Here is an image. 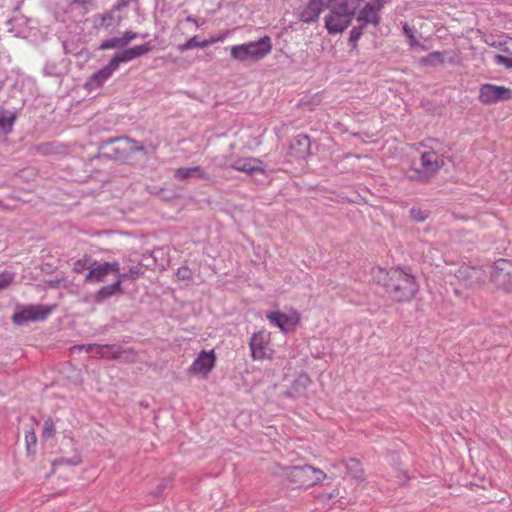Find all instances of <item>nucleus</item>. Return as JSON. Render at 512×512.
Masks as SVG:
<instances>
[{
  "label": "nucleus",
  "mask_w": 512,
  "mask_h": 512,
  "mask_svg": "<svg viewBox=\"0 0 512 512\" xmlns=\"http://www.w3.org/2000/svg\"><path fill=\"white\" fill-rule=\"evenodd\" d=\"M371 275L373 281L382 286L392 300L406 302L413 299L415 277L412 268L395 266L386 269L376 266L372 268Z\"/></svg>",
  "instance_id": "nucleus-1"
},
{
  "label": "nucleus",
  "mask_w": 512,
  "mask_h": 512,
  "mask_svg": "<svg viewBox=\"0 0 512 512\" xmlns=\"http://www.w3.org/2000/svg\"><path fill=\"white\" fill-rule=\"evenodd\" d=\"M283 475L295 488H309L322 483L327 478L324 471L311 465L285 467Z\"/></svg>",
  "instance_id": "nucleus-2"
},
{
  "label": "nucleus",
  "mask_w": 512,
  "mask_h": 512,
  "mask_svg": "<svg viewBox=\"0 0 512 512\" xmlns=\"http://www.w3.org/2000/svg\"><path fill=\"white\" fill-rule=\"evenodd\" d=\"M271 50V39L269 36H264L257 41L232 46L230 56L233 60L243 63L256 62L267 56Z\"/></svg>",
  "instance_id": "nucleus-3"
},
{
  "label": "nucleus",
  "mask_w": 512,
  "mask_h": 512,
  "mask_svg": "<svg viewBox=\"0 0 512 512\" xmlns=\"http://www.w3.org/2000/svg\"><path fill=\"white\" fill-rule=\"evenodd\" d=\"M354 12L355 6L349 4L347 0H336L335 7L325 18V26L328 32L335 34L346 29Z\"/></svg>",
  "instance_id": "nucleus-4"
},
{
  "label": "nucleus",
  "mask_w": 512,
  "mask_h": 512,
  "mask_svg": "<svg viewBox=\"0 0 512 512\" xmlns=\"http://www.w3.org/2000/svg\"><path fill=\"white\" fill-rule=\"evenodd\" d=\"M250 356L254 361H272L275 349L271 340V333L260 330L252 334L249 341Z\"/></svg>",
  "instance_id": "nucleus-5"
},
{
  "label": "nucleus",
  "mask_w": 512,
  "mask_h": 512,
  "mask_svg": "<svg viewBox=\"0 0 512 512\" xmlns=\"http://www.w3.org/2000/svg\"><path fill=\"white\" fill-rule=\"evenodd\" d=\"M490 281L498 289L506 293L512 292V260L498 259L490 272Z\"/></svg>",
  "instance_id": "nucleus-6"
},
{
  "label": "nucleus",
  "mask_w": 512,
  "mask_h": 512,
  "mask_svg": "<svg viewBox=\"0 0 512 512\" xmlns=\"http://www.w3.org/2000/svg\"><path fill=\"white\" fill-rule=\"evenodd\" d=\"M217 356L214 349L200 351L192 364L188 367V373L202 379H207L216 365Z\"/></svg>",
  "instance_id": "nucleus-7"
},
{
  "label": "nucleus",
  "mask_w": 512,
  "mask_h": 512,
  "mask_svg": "<svg viewBox=\"0 0 512 512\" xmlns=\"http://www.w3.org/2000/svg\"><path fill=\"white\" fill-rule=\"evenodd\" d=\"M266 318L270 324L279 328L284 334L295 331L301 322V315L296 310H291L289 313L281 311L268 312Z\"/></svg>",
  "instance_id": "nucleus-8"
},
{
  "label": "nucleus",
  "mask_w": 512,
  "mask_h": 512,
  "mask_svg": "<svg viewBox=\"0 0 512 512\" xmlns=\"http://www.w3.org/2000/svg\"><path fill=\"white\" fill-rule=\"evenodd\" d=\"M512 99V90L504 86L494 84H482L479 89V101L485 105Z\"/></svg>",
  "instance_id": "nucleus-9"
},
{
  "label": "nucleus",
  "mask_w": 512,
  "mask_h": 512,
  "mask_svg": "<svg viewBox=\"0 0 512 512\" xmlns=\"http://www.w3.org/2000/svg\"><path fill=\"white\" fill-rule=\"evenodd\" d=\"M444 165V160L435 151L421 154V169H418V182H428Z\"/></svg>",
  "instance_id": "nucleus-10"
},
{
  "label": "nucleus",
  "mask_w": 512,
  "mask_h": 512,
  "mask_svg": "<svg viewBox=\"0 0 512 512\" xmlns=\"http://www.w3.org/2000/svg\"><path fill=\"white\" fill-rule=\"evenodd\" d=\"M52 309V307L44 305L25 306L14 313L12 320L17 325H22L29 321L45 320L51 314Z\"/></svg>",
  "instance_id": "nucleus-11"
},
{
  "label": "nucleus",
  "mask_w": 512,
  "mask_h": 512,
  "mask_svg": "<svg viewBox=\"0 0 512 512\" xmlns=\"http://www.w3.org/2000/svg\"><path fill=\"white\" fill-rule=\"evenodd\" d=\"M120 265L118 262H103L96 263L94 262L90 266V270L88 274L85 276V280L88 282H102L108 274L110 273H119Z\"/></svg>",
  "instance_id": "nucleus-12"
},
{
  "label": "nucleus",
  "mask_w": 512,
  "mask_h": 512,
  "mask_svg": "<svg viewBox=\"0 0 512 512\" xmlns=\"http://www.w3.org/2000/svg\"><path fill=\"white\" fill-rule=\"evenodd\" d=\"M150 51H152V46L150 45V43L137 45L132 48L122 50V51L116 53L111 58L110 62L117 70L121 63L130 62V61L136 59L137 57H140L142 55L149 53Z\"/></svg>",
  "instance_id": "nucleus-13"
},
{
  "label": "nucleus",
  "mask_w": 512,
  "mask_h": 512,
  "mask_svg": "<svg viewBox=\"0 0 512 512\" xmlns=\"http://www.w3.org/2000/svg\"><path fill=\"white\" fill-rule=\"evenodd\" d=\"M323 9L324 3L322 0H309L299 13V18L301 21L307 23L316 21Z\"/></svg>",
  "instance_id": "nucleus-14"
},
{
  "label": "nucleus",
  "mask_w": 512,
  "mask_h": 512,
  "mask_svg": "<svg viewBox=\"0 0 512 512\" xmlns=\"http://www.w3.org/2000/svg\"><path fill=\"white\" fill-rule=\"evenodd\" d=\"M231 167L237 171L245 173L261 172L264 173L263 162L254 157H247L235 161Z\"/></svg>",
  "instance_id": "nucleus-15"
},
{
  "label": "nucleus",
  "mask_w": 512,
  "mask_h": 512,
  "mask_svg": "<svg viewBox=\"0 0 512 512\" xmlns=\"http://www.w3.org/2000/svg\"><path fill=\"white\" fill-rule=\"evenodd\" d=\"M124 293L121 278H117V280L111 285H105L101 287L93 296L94 301L97 303H101L104 300L115 296L122 295Z\"/></svg>",
  "instance_id": "nucleus-16"
},
{
  "label": "nucleus",
  "mask_w": 512,
  "mask_h": 512,
  "mask_svg": "<svg viewBox=\"0 0 512 512\" xmlns=\"http://www.w3.org/2000/svg\"><path fill=\"white\" fill-rule=\"evenodd\" d=\"M116 71V68L109 62L106 66L91 75L86 86L100 87L102 86Z\"/></svg>",
  "instance_id": "nucleus-17"
},
{
  "label": "nucleus",
  "mask_w": 512,
  "mask_h": 512,
  "mask_svg": "<svg viewBox=\"0 0 512 512\" xmlns=\"http://www.w3.org/2000/svg\"><path fill=\"white\" fill-rule=\"evenodd\" d=\"M87 352H95L100 358H106V359H115L120 357L121 355V349L119 346L115 345H88Z\"/></svg>",
  "instance_id": "nucleus-18"
},
{
  "label": "nucleus",
  "mask_w": 512,
  "mask_h": 512,
  "mask_svg": "<svg viewBox=\"0 0 512 512\" xmlns=\"http://www.w3.org/2000/svg\"><path fill=\"white\" fill-rule=\"evenodd\" d=\"M380 5L375 8L371 4H366L358 14V20L365 23L377 24L379 21L378 10Z\"/></svg>",
  "instance_id": "nucleus-19"
},
{
  "label": "nucleus",
  "mask_w": 512,
  "mask_h": 512,
  "mask_svg": "<svg viewBox=\"0 0 512 512\" xmlns=\"http://www.w3.org/2000/svg\"><path fill=\"white\" fill-rule=\"evenodd\" d=\"M174 176L179 180H186L190 177H199L203 179L208 178V175L198 166L190 168H179L175 171Z\"/></svg>",
  "instance_id": "nucleus-20"
},
{
  "label": "nucleus",
  "mask_w": 512,
  "mask_h": 512,
  "mask_svg": "<svg viewBox=\"0 0 512 512\" xmlns=\"http://www.w3.org/2000/svg\"><path fill=\"white\" fill-rule=\"evenodd\" d=\"M444 53L435 51L421 59V63L426 66H437L444 64Z\"/></svg>",
  "instance_id": "nucleus-21"
},
{
  "label": "nucleus",
  "mask_w": 512,
  "mask_h": 512,
  "mask_svg": "<svg viewBox=\"0 0 512 512\" xmlns=\"http://www.w3.org/2000/svg\"><path fill=\"white\" fill-rule=\"evenodd\" d=\"M311 383L309 375L305 372L300 373L292 384V389L296 392L306 389Z\"/></svg>",
  "instance_id": "nucleus-22"
},
{
  "label": "nucleus",
  "mask_w": 512,
  "mask_h": 512,
  "mask_svg": "<svg viewBox=\"0 0 512 512\" xmlns=\"http://www.w3.org/2000/svg\"><path fill=\"white\" fill-rule=\"evenodd\" d=\"M460 272V275L462 276H465L467 278H470V279H475V281L479 284H482L484 283V278L482 276V273H481V270L480 269H477L475 267H472V268H469V269H465L463 271H459Z\"/></svg>",
  "instance_id": "nucleus-23"
},
{
  "label": "nucleus",
  "mask_w": 512,
  "mask_h": 512,
  "mask_svg": "<svg viewBox=\"0 0 512 512\" xmlns=\"http://www.w3.org/2000/svg\"><path fill=\"white\" fill-rule=\"evenodd\" d=\"M16 120V116L14 114H10L9 116H0V128L5 133L8 134L12 131V127Z\"/></svg>",
  "instance_id": "nucleus-24"
},
{
  "label": "nucleus",
  "mask_w": 512,
  "mask_h": 512,
  "mask_svg": "<svg viewBox=\"0 0 512 512\" xmlns=\"http://www.w3.org/2000/svg\"><path fill=\"white\" fill-rule=\"evenodd\" d=\"M125 47L122 41V38H111L106 41H103L99 49L100 50H108V49H115V48H123Z\"/></svg>",
  "instance_id": "nucleus-25"
},
{
  "label": "nucleus",
  "mask_w": 512,
  "mask_h": 512,
  "mask_svg": "<svg viewBox=\"0 0 512 512\" xmlns=\"http://www.w3.org/2000/svg\"><path fill=\"white\" fill-rule=\"evenodd\" d=\"M194 48H204V46L202 45V41H199L197 36L191 37L189 40H187L185 43L179 45V47H178V49L181 52L191 50Z\"/></svg>",
  "instance_id": "nucleus-26"
},
{
  "label": "nucleus",
  "mask_w": 512,
  "mask_h": 512,
  "mask_svg": "<svg viewBox=\"0 0 512 512\" xmlns=\"http://www.w3.org/2000/svg\"><path fill=\"white\" fill-rule=\"evenodd\" d=\"M117 274H118L117 278H121V283H122L123 280H125V279H129V280L138 279L140 277V275L142 274V271L138 266H134V267H131L128 270V272H126V273H123V274L117 273Z\"/></svg>",
  "instance_id": "nucleus-27"
},
{
  "label": "nucleus",
  "mask_w": 512,
  "mask_h": 512,
  "mask_svg": "<svg viewBox=\"0 0 512 512\" xmlns=\"http://www.w3.org/2000/svg\"><path fill=\"white\" fill-rule=\"evenodd\" d=\"M496 64L504 66L506 69H512V58L506 57L501 54H496L493 57Z\"/></svg>",
  "instance_id": "nucleus-28"
},
{
  "label": "nucleus",
  "mask_w": 512,
  "mask_h": 512,
  "mask_svg": "<svg viewBox=\"0 0 512 512\" xmlns=\"http://www.w3.org/2000/svg\"><path fill=\"white\" fill-rule=\"evenodd\" d=\"M14 276L11 272H0V289L6 288L13 282Z\"/></svg>",
  "instance_id": "nucleus-29"
},
{
  "label": "nucleus",
  "mask_w": 512,
  "mask_h": 512,
  "mask_svg": "<svg viewBox=\"0 0 512 512\" xmlns=\"http://www.w3.org/2000/svg\"><path fill=\"white\" fill-rule=\"evenodd\" d=\"M54 431H55V425L52 421V419H47L45 420L44 422V425H43V435L45 437H51L53 434H54Z\"/></svg>",
  "instance_id": "nucleus-30"
},
{
  "label": "nucleus",
  "mask_w": 512,
  "mask_h": 512,
  "mask_svg": "<svg viewBox=\"0 0 512 512\" xmlns=\"http://www.w3.org/2000/svg\"><path fill=\"white\" fill-rule=\"evenodd\" d=\"M176 276L180 280H188L191 278V271L187 266H182V267L178 268V270L176 272Z\"/></svg>",
  "instance_id": "nucleus-31"
},
{
  "label": "nucleus",
  "mask_w": 512,
  "mask_h": 512,
  "mask_svg": "<svg viewBox=\"0 0 512 512\" xmlns=\"http://www.w3.org/2000/svg\"><path fill=\"white\" fill-rule=\"evenodd\" d=\"M121 38L124 46H127L132 40L137 38V34L132 31H126Z\"/></svg>",
  "instance_id": "nucleus-32"
},
{
  "label": "nucleus",
  "mask_w": 512,
  "mask_h": 512,
  "mask_svg": "<svg viewBox=\"0 0 512 512\" xmlns=\"http://www.w3.org/2000/svg\"><path fill=\"white\" fill-rule=\"evenodd\" d=\"M87 268H89V269H90V266H87V264H86V260L80 259V260H78V261L75 263V266H74L73 270H74L76 273H81L84 269H87Z\"/></svg>",
  "instance_id": "nucleus-33"
},
{
  "label": "nucleus",
  "mask_w": 512,
  "mask_h": 512,
  "mask_svg": "<svg viewBox=\"0 0 512 512\" xmlns=\"http://www.w3.org/2000/svg\"><path fill=\"white\" fill-rule=\"evenodd\" d=\"M25 440H26V443L27 445H36V442H37V438H36V435L33 431H27L26 432V435H25Z\"/></svg>",
  "instance_id": "nucleus-34"
},
{
  "label": "nucleus",
  "mask_w": 512,
  "mask_h": 512,
  "mask_svg": "<svg viewBox=\"0 0 512 512\" xmlns=\"http://www.w3.org/2000/svg\"><path fill=\"white\" fill-rule=\"evenodd\" d=\"M403 31L405 33V35L407 36V38L409 39L410 41V44L413 45L414 43V34H413V29L410 28L406 23L403 25Z\"/></svg>",
  "instance_id": "nucleus-35"
},
{
  "label": "nucleus",
  "mask_w": 512,
  "mask_h": 512,
  "mask_svg": "<svg viewBox=\"0 0 512 512\" xmlns=\"http://www.w3.org/2000/svg\"><path fill=\"white\" fill-rule=\"evenodd\" d=\"M360 29L353 28L350 33V40L356 42L361 37Z\"/></svg>",
  "instance_id": "nucleus-36"
},
{
  "label": "nucleus",
  "mask_w": 512,
  "mask_h": 512,
  "mask_svg": "<svg viewBox=\"0 0 512 512\" xmlns=\"http://www.w3.org/2000/svg\"><path fill=\"white\" fill-rule=\"evenodd\" d=\"M490 46H493L495 48H499L501 51L503 52H508V48L505 46V43H502V42H492V43H489Z\"/></svg>",
  "instance_id": "nucleus-37"
},
{
  "label": "nucleus",
  "mask_w": 512,
  "mask_h": 512,
  "mask_svg": "<svg viewBox=\"0 0 512 512\" xmlns=\"http://www.w3.org/2000/svg\"><path fill=\"white\" fill-rule=\"evenodd\" d=\"M217 42H218V40H216V37H212L209 40H203L202 45L204 46V48H206V47H208L212 44H215Z\"/></svg>",
  "instance_id": "nucleus-38"
},
{
  "label": "nucleus",
  "mask_w": 512,
  "mask_h": 512,
  "mask_svg": "<svg viewBox=\"0 0 512 512\" xmlns=\"http://www.w3.org/2000/svg\"><path fill=\"white\" fill-rule=\"evenodd\" d=\"M228 34H229V32L226 31V32L220 34L219 36H217L216 40H218V42H223L226 39V37L228 36Z\"/></svg>",
  "instance_id": "nucleus-39"
},
{
  "label": "nucleus",
  "mask_w": 512,
  "mask_h": 512,
  "mask_svg": "<svg viewBox=\"0 0 512 512\" xmlns=\"http://www.w3.org/2000/svg\"><path fill=\"white\" fill-rule=\"evenodd\" d=\"M427 217H428L427 213L418 211V216H417L418 221H423Z\"/></svg>",
  "instance_id": "nucleus-40"
},
{
  "label": "nucleus",
  "mask_w": 512,
  "mask_h": 512,
  "mask_svg": "<svg viewBox=\"0 0 512 512\" xmlns=\"http://www.w3.org/2000/svg\"><path fill=\"white\" fill-rule=\"evenodd\" d=\"M186 21L191 22V23H194L197 27H199V23H198V21H197L196 19H194L193 17H191V16H188V17L186 18Z\"/></svg>",
  "instance_id": "nucleus-41"
},
{
  "label": "nucleus",
  "mask_w": 512,
  "mask_h": 512,
  "mask_svg": "<svg viewBox=\"0 0 512 512\" xmlns=\"http://www.w3.org/2000/svg\"><path fill=\"white\" fill-rule=\"evenodd\" d=\"M112 18V15L111 13L107 12L105 13L103 16H102V20L105 21V20H108V19H111Z\"/></svg>",
  "instance_id": "nucleus-42"
},
{
  "label": "nucleus",
  "mask_w": 512,
  "mask_h": 512,
  "mask_svg": "<svg viewBox=\"0 0 512 512\" xmlns=\"http://www.w3.org/2000/svg\"><path fill=\"white\" fill-rule=\"evenodd\" d=\"M121 1H122V5H126L127 0H121Z\"/></svg>",
  "instance_id": "nucleus-43"
},
{
  "label": "nucleus",
  "mask_w": 512,
  "mask_h": 512,
  "mask_svg": "<svg viewBox=\"0 0 512 512\" xmlns=\"http://www.w3.org/2000/svg\"><path fill=\"white\" fill-rule=\"evenodd\" d=\"M303 140H304L305 142H308V137H304V138H303Z\"/></svg>",
  "instance_id": "nucleus-44"
},
{
  "label": "nucleus",
  "mask_w": 512,
  "mask_h": 512,
  "mask_svg": "<svg viewBox=\"0 0 512 512\" xmlns=\"http://www.w3.org/2000/svg\"><path fill=\"white\" fill-rule=\"evenodd\" d=\"M0 206H2V202L0 201Z\"/></svg>",
  "instance_id": "nucleus-45"
}]
</instances>
